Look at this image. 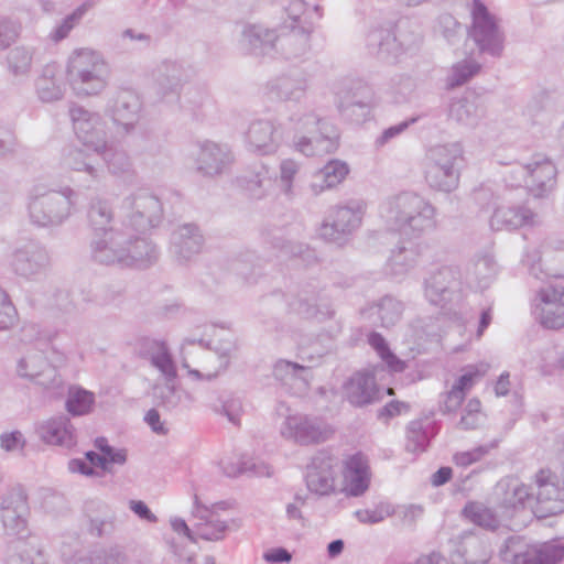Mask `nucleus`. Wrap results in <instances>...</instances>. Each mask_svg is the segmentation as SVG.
I'll list each match as a JSON object with an SVG mask.
<instances>
[{"label": "nucleus", "mask_w": 564, "mask_h": 564, "mask_svg": "<svg viewBox=\"0 0 564 564\" xmlns=\"http://www.w3.org/2000/svg\"><path fill=\"white\" fill-rule=\"evenodd\" d=\"M285 17L278 29L276 53L286 58L304 56L310 47L313 17L319 18L318 7L310 11L303 0H279Z\"/></svg>", "instance_id": "obj_1"}, {"label": "nucleus", "mask_w": 564, "mask_h": 564, "mask_svg": "<svg viewBox=\"0 0 564 564\" xmlns=\"http://www.w3.org/2000/svg\"><path fill=\"white\" fill-rule=\"evenodd\" d=\"M380 215L392 229L403 232L421 235L435 226V208L413 192H402L387 199Z\"/></svg>", "instance_id": "obj_2"}, {"label": "nucleus", "mask_w": 564, "mask_h": 564, "mask_svg": "<svg viewBox=\"0 0 564 564\" xmlns=\"http://www.w3.org/2000/svg\"><path fill=\"white\" fill-rule=\"evenodd\" d=\"M76 193L69 186L47 189L36 185L29 194L28 213L30 221L42 228L62 226L74 213Z\"/></svg>", "instance_id": "obj_3"}, {"label": "nucleus", "mask_w": 564, "mask_h": 564, "mask_svg": "<svg viewBox=\"0 0 564 564\" xmlns=\"http://www.w3.org/2000/svg\"><path fill=\"white\" fill-rule=\"evenodd\" d=\"M464 147L460 142H448L431 147L425 154L424 176L429 186L452 193L459 186L465 164Z\"/></svg>", "instance_id": "obj_4"}, {"label": "nucleus", "mask_w": 564, "mask_h": 564, "mask_svg": "<svg viewBox=\"0 0 564 564\" xmlns=\"http://www.w3.org/2000/svg\"><path fill=\"white\" fill-rule=\"evenodd\" d=\"M68 80L77 96H96L109 84L110 68L104 56L90 48L74 51L68 59Z\"/></svg>", "instance_id": "obj_5"}, {"label": "nucleus", "mask_w": 564, "mask_h": 564, "mask_svg": "<svg viewBox=\"0 0 564 564\" xmlns=\"http://www.w3.org/2000/svg\"><path fill=\"white\" fill-rule=\"evenodd\" d=\"M422 36L419 28L409 20H400L394 28L376 26L366 35L370 54L386 62H394L402 54L416 47Z\"/></svg>", "instance_id": "obj_6"}, {"label": "nucleus", "mask_w": 564, "mask_h": 564, "mask_svg": "<svg viewBox=\"0 0 564 564\" xmlns=\"http://www.w3.org/2000/svg\"><path fill=\"white\" fill-rule=\"evenodd\" d=\"M294 121L300 129L306 130L312 135H295L293 148L305 156H315L334 153L339 147V132L328 120L321 118L315 112H308Z\"/></svg>", "instance_id": "obj_7"}, {"label": "nucleus", "mask_w": 564, "mask_h": 564, "mask_svg": "<svg viewBox=\"0 0 564 564\" xmlns=\"http://www.w3.org/2000/svg\"><path fill=\"white\" fill-rule=\"evenodd\" d=\"M556 173V167L550 159L536 154L527 164L513 165L506 176V182L512 187H524L534 197H542L553 188Z\"/></svg>", "instance_id": "obj_8"}, {"label": "nucleus", "mask_w": 564, "mask_h": 564, "mask_svg": "<svg viewBox=\"0 0 564 564\" xmlns=\"http://www.w3.org/2000/svg\"><path fill=\"white\" fill-rule=\"evenodd\" d=\"M121 226L135 232H145L162 219L163 207L159 197L145 188L128 195L121 204Z\"/></svg>", "instance_id": "obj_9"}, {"label": "nucleus", "mask_w": 564, "mask_h": 564, "mask_svg": "<svg viewBox=\"0 0 564 564\" xmlns=\"http://www.w3.org/2000/svg\"><path fill=\"white\" fill-rule=\"evenodd\" d=\"M366 210L360 199H350L344 205L333 207L319 227L318 234L325 241L343 246L357 230Z\"/></svg>", "instance_id": "obj_10"}, {"label": "nucleus", "mask_w": 564, "mask_h": 564, "mask_svg": "<svg viewBox=\"0 0 564 564\" xmlns=\"http://www.w3.org/2000/svg\"><path fill=\"white\" fill-rule=\"evenodd\" d=\"M470 13L473 23L468 34L480 53L500 57L503 53L506 37L496 17L480 0L473 1Z\"/></svg>", "instance_id": "obj_11"}, {"label": "nucleus", "mask_w": 564, "mask_h": 564, "mask_svg": "<svg viewBox=\"0 0 564 564\" xmlns=\"http://www.w3.org/2000/svg\"><path fill=\"white\" fill-rule=\"evenodd\" d=\"M500 558L511 564H555L564 557L557 544H530L520 535L509 536L499 551Z\"/></svg>", "instance_id": "obj_12"}, {"label": "nucleus", "mask_w": 564, "mask_h": 564, "mask_svg": "<svg viewBox=\"0 0 564 564\" xmlns=\"http://www.w3.org/2000/svg\"><path fill=\"white\" fill-rule=\"evenodd\" d=\"M52 265L47 248L39 241L26 240L13 248L9 267L12 272L24 280L37 281L46 275Z\"/></svg>", "instance_id": "obj_13"}, {"label": "nucleus", "mask_w": 564, "mask_h": 564, "mask_svg": "<svg viewBox=\"0 0 564 564\" xmlns=\"http://www.w3.org/2000/svg\"><path fill=\"white\" fill-rule=\"evenodd\" d=\"M280 434L294 444L310 446L328 441L334 429L322 417L297 413L285 417Z\"/></svg>", "instance_id": "obj_14"}, {"label": "nucleus", "mask_w": 564, "mask_h": 564, "mask_svg": "<svg viewBox=\"0 0 564 564\" xmlns=\"http://www.w3.org/2000/svg\"><path fill=\"white\" fill-rule=\"evenodd\" d=\"M286 304L291 312L304 318L325 321L334 316L329 297L313 284H305L297 292L288 293Z\"/></svg>", "instance_id": "obj_15"}, {"label": "nucleus", "mask_w": 564, "mask_h": 564, "mask_svg": "<svg viewBox=\"0 0 564 564\" xmlns=\"http://www.w3.org/2000/svg\"><path fill=\"white\" fill-rule=\"evenodd\" d=\"M424 296L430 304L444 307L460 296V273L455 267L445 265L429 273L424 280Z\"/></svg>", "instance_id": "obj_16"}, {"label": "nucleus", "mask_w": 564, "mask_h": 564, "mask_svg": "<svg viewBox=\"0 0 564 564\" xmlns=\"http://www.w3.org/2000/svg\"><path fill=\"white\" fill-rule=\"evenodd\" d=\"M128 230L120 225V227H110L108 231L94 235L90 242L93 259L100 264L122 267L126 245L131 243L134 237Z\"/></svg>", "instance_id": "obj_17"}, {"label": "nucleus", "mask_w": 564, "mask_h": 564, "mask_svg": "<svg viewBox=\"0 0 564 564\" xmlns=\"http://www.w3.org/2000/svg\"><path fill=\"white\" fill-rule=\"evenodd\" d=\"M73 129L80 143L95 152L102 149L108 140L107 123L98 112H93L82 106H73L69 109Z\"/></svg>", "instance_id": "obj_18"}, {"label": "nucleus", "mask_w": 564, "mask_h": 564, "mask_svg": "<svg viewBox=\"0 0 564 564\" xmlns=\"http://www.w3.org/2000/svg\"><path fill=\"white\" fill-rule=\"evenodd\" d=\"M17 372L53 394H59L63 390V379L55 367L51 366L40 350H31L18 362Z\"/></svg>", "instance_id": "obj_19"}, {"label": "nucleus", "mask_w": 564, "mask_h": 564, "mask_svg": "<svg viewBox=\"0 0 564 564\" xmlns=\"http://www.w3.org/2000/svg\"><path fill=\"white\" fill-rule=\"evenodd\" d=\"M533 315L545 328L564 327V286L546 285L542 288L533 304Z\"/></svg>", "instance_id": "obj_20"}, {"label": "nucleus", "mask_w": 564, "mask_h": 564, "mask_svg": "<svg viewBox=\"0 0 564 564\" xmlns=\"http://www.w3.org/2000/svg\"><path fill=\"white\" fill-rule=\"evenodd\" d=\"M141 109L142 101L135 90L119 88L108 99L105 111L116 126L131 132L140 118Z\"/></svg>", "instance_id": "obj_21"}, {"label": "nucleus", "mask_w": 564, "mask_h": 564, "mask_svg": "<svg viewBox=\"0 0 564 564\" xmlns=\"http://www.w3.org/2000/svg\"><path fill=\"white\" fill-rule=\"evenodd\" d=\"M245 142L247 149L257 155H272L282 142L280 124L270 118L253 119L245 132Z\"/></svg>", "instance_id": "obj_22"}, {"label": "nucleus", "mask_w": 564, "mask_h": 564, "mask_svg": "<svg viewBox=\"0 0 564 564\" xmlns=\"http://www.w3.org/2000/svg\"><path fill=\"white\" fill-rule=\"evenodd\" d=\"M228 503L225 501L213 503L212 506L202 505L198 497L194 499L193 514L197 519L194 525L195 534L206 541H220L226 536L229 529V521L220 517V511H225Z\"/></svg>", "instance_id": "obj_23"}, {"label": "nucleus", "mask_w": 564, "mask_h": 564, "mask_svg": "<svg viewBox=\"0 0 564 564\" xmlns=\"http://www.w3.org/2000/svg\"><path fill=\"white\" fill-rule=\"evenodd\" d=\"M28 502L21 488L10 489L0 503V518L6 532L23 539L28 535Z\"/></svg>", "instance_id": "obj_24"}, {"label": "nucleus", "mask_w": 564, "mask_h": 564, "mask_svg": "<svg viewBox=\"0 0 564 564\" xmlns=\"http://www.w3.org/2000/svg\"><path fill=\"white\" fill-rule=\"evenodd\" d=\"M337 458L326 451L317 452L307 466L305 476L307 489L319 496H327L335 490V467Z\"/></svg>", "instance_id": "obj_25"}, {"label": "nucleus", "mask_w": 564, "mask_h": 564, "mask_svg": "<svg viewBox=\"0 0 564 564\" xmlns=\"http://www.w3.org/2000/svg\"><path fill=\"white\" fill-rule=\"evenodd\" d=\"M187 79L188 70L184 64L175 61H164L154 72L156 95L164 102L177 101L183 84Z\"/></svg>", "instance_id": "obj_26"}, {"label": "nucleus", "mask_w": 564, "mask_h": 564, "mask_svg": "<svg viewBox=\"0 0 564 564\" xmlns=\"http://www.w3.org/2000/svg\"><path fill=\"white\" fill-rule=\"evenodd\" d=\"M139 354L155 368L164 380L175 381L177 366L166 341L154 338H142L139 341Z\"/></svg>", "instance_id": "obj_27"}, {"label": "nucleus", "mask_w": 564, "mask_h": 564, "mask_svg": "<svg viewBox=\"0 0 564 564\" xmlns=\"http://www.w3.org/2000/svg\"><path fill=\"white\" fill-rule=\"evenodd\" d=\"M550 470H540L536 474V505L534 513L539 518L556 516L564 511V492L551 480Z\"/></svg>", "instance_id": "obj_28"}, {"label": "nucleus", "mask_w": 564, "mask_h": 564, "mask_svg": "<svg viewBox=\"0 0 564 564\" xmlns=\"http://www.w3.org/2000/svg\"><path fill=\"white\" fill-rule=\"evenodd\" d=\"M343 478V491L346 494V496H362L369 489L371 480V471L368 458L361 453L351 455L345 462Z\"/></svg>", "instance_id": "obj_29"}, {"label": "nucleus", "mask_w": 564, "mask_h": 564, "mask_svg": "<svg viewBox=\"0 0 564 564\" xmlns=\"http://www.w3.org/2000/svg\"><path fill=\"white\" fill-rule=\"evenodd\" d=\"M487 115V105L480 96L467 93L451 101L448 117L456 122L475 128Z\"/></svg>", "instance_id": "obj_30"}, {"label": "nucleus", "mask_w": 564, "mask_h": 564, "mask_svg": "<svg viewBox=\"0 0 564 564\" xmlns=\"http://www.w3.org/2000/svg\"><path fill=\"white\" fill-rule=\"evenodd\" d=\"M232 162V154L226 145L212 141L199 144L196 158L197 170L207 176L221 174Z\"/></svg>", "instance_id": "obj_31"}, {"label": "nucleus", "mask_w": 564, "mask_h": 564, "mask_svg": "<svg viewBox=\"0 0 564 564\" xmlns=\"http://www.w3.org/2000/svg\"><path fill=\"white\" fill-rule=\"evenodd\" d=\"M372 105L371 88L361 85L356 93H348L340 98L338 110L346 120L362 123L370 117Z\"/></svg>", "instance_id": "obj_32"}, {"label": "nucleus", "mask_w": 564, "mask_h": 564, "mask_svg": "<svg viewBox=\"0 0 564 564\" xmlns=\"http://www.w3.org/2000/svg\"><path fill=\"white\" fill-rule=\"evenodd\" d=\"M36 432L50 445L70 448L76 444L75 429L67 416H57L42 422Z\"/></svg>", "instance_id": "obj_33"}, {"label": "nucleus", "mask_w": 564, "mask_h": 564, "mask_svg": "<svg viewBox=\"0 0 564 564\" xmlns=\"http://www.w3.org/2000/svg\"><path fill=\"white\" fill-rule=\"evenodd\" d=\"M346 399L354 406H365L376 401V378L369 372L355 373L344 386Z\"/></svg>", "instance_id": "obj_34"}, {"label": "nucleus", "mask_w": 564, "mask_h": 564, "mask_svg": "<svg viewBox=\"0 0 564 564\" xmlns=\"http://www.w3.org/2000/svg\"><path fill=\"white\" fill-rule=\"evenodd\" d=\"M536 214L524 206H499L490 218V227L494 230H513L522 226L534 225Z\"/></svg>", "instance_id": "obj_35"}, {"label": "nucleus", "mask_w": 564, "mask_h": 564, "mask_svg": "<svg viewBox=\"0 0 564 564\" xmlns=\"http://www.w3.org/2000/svg\"><path fill=\"white\" fill-rule=\"evenodd\" d=\"M203 242L204 238L199 229L192 224L180 226L171 236V249L180 260H188L198 253Z\"/></svg>", "instance_id": "obj_36"}, {"label": "nucleus", "mask_w": 564, "mask_h": 564, "mask_svg": "<svg viewBox=\"0 0 564 564\" xmlns=\"http://www.w3.org/2000/svg\"><path fill=\"white\" fill-rule=\"evenodd\" d=\"M273 377L293 393H302L308 387L311 369L284 359L278 360L273 366Z\"/></svg>", "instance_id": "obj_37"}, {"label": "nucleus", "mask_w": 564, "mask_h": 564, "mask_svg": "<svg viewBox=\"0 0 564 564\" xmlns=\"http://www.w3.org/2000/svg\"><path fill=\"white\" fill-rule=\"evenodd\" d=\"M530 496L529 488L514 477L502 478L495 487V497L506 510L522 508Z\"/></svg>", "instance_id": "obj_38"}, {"label": "nucleus", "mask_w": 564, "mask_h": 564, "mask_svg": "<svg viewBox=\"0 0 564 564\" xmlns=\"http://www.w3.org/2000/svg\"><path fill=\"white\" fill-rule=\"evenodd\" d=\"M417 259V246L412 241H402L391 250L386 263V272L393 278H403L415 268Z\"/></svg>", "instance_id": "obj_39"}, {"label": "nucleus", "mask_w": 564, "mask_h": 564, "mask_svg": "<svg viewBox=\"0 0 564 564\" xmlns=\"http://www.w3.org/2000/svg\"><path fill=\"white\" fill-rule=\"evenodd\" d=\"M349 166L341 160H329L314 176V181L308 185L312 196H318L327 189L339 185L348 175Z\"/></svg>", "instance_id": "obj_40"}, {"label": "nucleus", "mask_w": 564, "mask_h": 564, "mask_svg": "<svg viewBox=\"0 0 564 564\" xmlns=\"http://www.w3.org/2000/svg\"><path fill=\"white\" fill-rule=\"evenodd\" d=\"M128 232H132L134 237L131 243L126 245L122 267L147 268L152 264L158 258L155 246L147 238L140 236L143 232H135L131 229Z\"/></svg>", "instance_id": "obj_41"}, {"label": "nucleus", "mask_w": 564, "mask_h": 564, "mask_svg": "<svg viewBox=\"0 0 564 564\" xmlns=\"http://www.w3.org/2000/svg\"><path fill=\"white\" fill-rule=\"evenodd\" d=\"M307 87V75L296 69L276 78L271 84L270 91L281 100L299 101L305 96Z\"/></svg>", "instance_id": "obj_42"}, {"label": "nucleus", "mask_w": 564, "mask_h": 564, "mask_svg": "<svg viewBox=\"0 0 564 564\" xmlns=\"http://www.w3.org/2000/svg\"><path fill=\"white\" fill-rule=\"evenodd\" d=\"M490 556L488 545L477 535L468 534L454 551L452 561L454 564H487Z\"/></svg>", "instance_id": "obj_43"}, {"label": "nucleus", "mask_w": 564, "mask_h": 564, "mask_svg": "<svg viewBox=\"0 0 564 564\" xmlns=\"http://www.w3.org/2000/svg\"><path fill=\"white\" fill-rule=\"evenodd\" d=\"M240 186L253 199L265 197L273 186L270 170L264 164L254 165L248 170L240 178Z\"/></svg>", "instance_id": "obj_44"}, {"label": "nucleus", "mask_w": 564, "mask_h": 564, "mask_svg": "<svg viewBox=\"0 0 564 564\" xmlns=\"http://www.w3.org/2000/svg\"><path fill=\"white\" fill-rule=\"evenodd\" d=\"M242 36L254 55H272L276 53V30L253 24L245 28Z\"/></svg>", "instance_id": "obj_45"}, {"label": "nucleus", "mask_w": 564, "mask_h": 564, "mask_svg": "<svg viewBox=\"0 0 564 564\" xmlns=\"http://www.w3.org/2000/svg\"><path fill=\"white\" fill-rule=\"evenodd\" d=\"M153 397L159 406L169 411L187 408L193 402L188 392L178 389L174 381L169 380L153 386Z\"/></svg>", "instance_id": "obj_46"}, {"label": "nucleus", "mask_w": 564, "mask_h": 564, "mask_svg": "<svg viewBox=\"0 0 564 564\" xmlns=\"http://www.w3.org/2000/svg\"><path fill=\"white\" fill-rule=\"evenodd\" d=\"M435 433L434 422L429 417L411 421L406 426L405 449L413 454L425 452Z\"/></svg>", "instance_id": "obj_47"}, {"label": "nucleus", "mask_w": 564, "mask_h": 564, "mask_svg": "<svg viewBox=\"0 0 564 564\" xmlns=\"http://www.w3.org/2000/svg\"><path fill=\"white\" fill-rule=\"evenodd\" d=\"M62 163L65 167L86 173L91 181H98L102 176V169L93 162V158L83 149L68 148L64 151Z\"/></svg>", "instance_id": "obj_48"}, {"label": "nucleus", "mask_w": 564, "mask_h": 564, "mask_svg": "<svg viewBox=\"0 0 564 564\" xmlns=\"http://www.w3.org/2000/svg\"><path fill=\"white\" fill-rule=\"evenodd\" d=\"M57 68L55 65H46L42 75L36 80V93L39 98L44 102H52L62 99L64 95V86L59 78L56 77Z\"/></svg>", "instance_id": "obj_49"}, {"label": "nucleus", "mask_w": 564, "mask_h": 564, "mask_svg": "<svg viewBox=\"0 0 564 564\" xmlns=\"http://www.w3.org/2000/svg\"><path fill=\"white\" fill-rule=\"evenodd\" d=\"M35 51L31 46L18 45L7 56V69L15 78H25L32 69Z\"/></svg>", "instance_id": "obj_50"}, {"label": "nucleus", "mask_w": 564, "mask_h": 564, "mask_svg": "<svg viewBox=\"0 0 564 564\" xmlns=\"http://www.w3.org/2000/svg\"><path fill=\"white\" fill-rule=\"evenodd\" d=\"M95 153L101 158L112 174H126L132 169V162L128 153L108 140L105 142V147L97 149Z\"/></svg>", "instance_id": "obj_51"}, {"label": "nucleus", "mask_w": 564, "mask_h": 564, "mask_svg": "<svg viewBox=\"0 0 564 564\" xmlns=\"http://www.w3.org/2000/svg\"><path fill=\"white\" fill-rule=\"evenodd\" d=\"M6 564H46L43 551L24 542H14L8 546Z\"/></svg>", "instance_id": "obj_52"}, {"label": "nucleus", "mask_w": 564, "mask_h": 564, "mask_svg": "<svg viewBox=\"0 0 564 564\" xmlns=\"http://www.w3.org/2000/svg\"><path fill=\"white\" fill-rule=\"evenodd\" d=\"M481 69V64L474 58L462 59L451 66L448 69L445 85L447 89L467 84L474 78Z\"/></svg>", "instance_id": "obj_53"}, {"label": "nucleus", "mask_w": 564, "mask_h": 564, "mask_svg": "<svg viewBox=\"0 0 564 564\" xmlns=\"http://www.w3.org/2000/svg\"><path fill=\"white\" fill-rule=\"evenodd\" d=\"M497 273V265L494 258L484 254L475 258L467 267V275L476 281L478 286L485 289Z\"/></svg>", "instance_id": "obj_54"}, {"label": "nucleus", "mask_w": 564, "mask_h": 564, "mask_svg": "<svg viewBox=\"0 0 564 564\" xmlns=\"http://www.w3.org/2000/svg\"><path fill=\"white\" fill-rule=\"evenodd\" d=\"M463 513L470 522L486 530L494 531L499 527L496 513L481 502H468Z\"/></svg>", "instance_id": "obj_55"}, {"label": "nucleus", "mask_w": 564, "mask_h": 564, "mask_svg": "<svg viewBox=\"0 0 564 564\" xmlns=\"http://www.w3.org/2000/svg\"><path fill=\"white\" fill-rule=\"evenodd\" d=\"M373 307L377 310L380 325L384 328L394 326L401 319L404 310L402 302L391 295L381 297Z\"/></svg>", "instance_id": "obj_56"}, {"label": "nucleus", "mask_w": 564, "mask_h": 564, "mask_svg": "<svg viewBox=\"0 0 564 564\" xmlns=\"http://www.w3.org/2000/svg\"><path fill=\"white\" fill-rule=\"evenodd\" d=\"M113 214L109 203L101 198H94L88 209V221L94 229V235L108 231L107 226L112 220Z\"/></svg>", "instance_id": "obj_57"}, {"label": "nucleus", "mask_w": 564, "mask_h": 564, "mask_svg": "<svg viewBox=\"0 0 564 564\" xmlns=\"http://www.w3.org/2000/svg\"><path fill=\"white\" fill-rule=\"evenodd\" d=\"M224 471L229 477H236L241 474L253 476H270V467L263 462L253 457L242 456L237 464L224 465Z\"/></svg>", "instance_id": "obj_58"}, {"label": "nucleus", "mask_w": 564, "mask_h": 564, "mask_svg": "<svg viewBox=\"0 0 564 564\" xmlns=\"http://www.w3.org/2000/svg\"><path fill=\"white\" fill-rule=\"evenodd\" d=\"M368 344L377 351L391 371L402 372L406 368L405 361L401 360L390 350L388 343L381 334L377 332L370 333Z\"/></svg>", "instance_id": "obj_59"}, {"label": "nucleus", "mask_w": 564, "mask_h": 564, "mask_svg": "<svg viewBox=\"0 0 564 564\" xmlns=\"http://www.w3.org/2000/svg\"><path fill=\"white\" fill-rule=\"evenodd\" d=\"M95 403V395L82 388H70L66 400V410L74 416L89 413Z\"/></svg>", "instance_id": "obj_60"}, {"label": "nucleus", "mask_w": 564, "mask_h": 564, "mask_svg": "<svg viewBox=\"0 0 564 564\" xmlns=\"http://www.w3.org/2000/svg\"><path fill=\"white\" fill-rule=\"evenodd\" d=\"M91 8V3L84 2L77 7L70 14L65 17L62 22L56 25L50 33V37L54 42H59L68 36L70 31L82 21L84 15Z\"/></svg>", "instance_id": "obj_61"}, {"label": "nucleus", "mask_w": 564, "mask_h": 564, "mask_svg": "<svg viewBox=\"0 0 564 564\" xmlns=\"http://www.w3.org/2000/svg\"><path fill=\"white\" fill-rule=\"evenodd\" d=\"M498 441H491L488 444L479 445L470 451L457 452L453 456L456 466L466 468L487 456L492 449L497 448Z\"/></svg>", "instance_id": "obj_62"}, {"label": "nucleus", "mask_w": 564, "mask_h": 564, "mask_svg": "<svg viewBox=\"0 0 564 564\" xmlns=\"http://www.w3.org/2000/svg\"><path fill=\"white\" fill-rule=\"evenodd\" d=\"M394 508L388 502H380L375 509H360L355 512L359 522L365 524H376L394 513Z\"/></svg>", "instance_id": "obj_63"}, {"label": "nucleus", "mask_w": 564, "mask_h": 564, "mask_svg": "<svg viewBox=\"0 0 564 564\" xmlns=\"http://www.w3.org/2000/svg\"><path fill=\"white\" fill-rule=\"evenodd\" d=\"M276 247L280 249L281 256L299 258L307 264L316 259L314 250L304 243L282 240Z\"/></svg>", "instance_id": "obj_64"}]
</instances>
